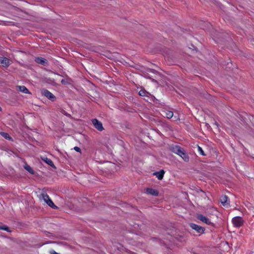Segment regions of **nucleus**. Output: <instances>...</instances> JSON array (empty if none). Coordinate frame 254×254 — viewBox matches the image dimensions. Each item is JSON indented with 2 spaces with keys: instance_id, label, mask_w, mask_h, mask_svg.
<instances>
[{
  "instance_id": "obj_1",
  "label": "nucleus",
  "mask_w": 254,
  "mask_h": 254,
  "mask_svg": "<svg viewBox=\"0 0 254 254\" xmlns=\"http://www.w3.org/2000/svg\"><path fill=\"white\" fill-rule=\"evenodd\" d=\"M170 150L174 153L179 155L185 162L189 161V156L184 152L183 149L178 145H173L170 147Z\"/></svg>"
},
{
  "instance_id": "obj_2",
  "label": "nucleus",
  "mask_w": 254,
  "mask_h": 254,
  "mask_svg": "<svg viewBox=\"0 0 254 254\" xmlns=\"http://www.w3.org/2000/svg\"><path fill=\"white\" fill-rule=\"evenodd\" d=\"M40 200L43 199L49 206L54 209H57L58 207L55 205L53 201L50 198L49 195L46 192H42L39 195Z\"/></svg>"
},
{
  "instance_id": "obj_3",
  "label": "nucleus",
  "mask_w": 254,
  "mask_h": 254,
  "mask_svg": "<svg viewBox=\"0 0 254 254\" xmlns=\"http://www.w3.org/2000/svg\"><path fill=\"white\" fill-rule=\"evenodd\" d=\"M232 223L235 227H240L243 225L244 220L242 217L237 216L232 219Z\"/></svg>"
},
{
  "instance_id": "obj_4",
  "label": "nucleus",
  "mask_w": 254,
  "mask_h": 254,
  "mask_svg": "<svg viewBox=\"0 0 254 254\" xmlns=\"http://www.w3.org/2000/svg\"><path fill=\"white\" fill-rule=\"evenodd\" d=\"M92 123L97 129L99 131H102L104 129L102 124L101 122L99 121L96 119H94L92 120Z\"/></svg>"
},
{
  "instance_id": "obj_5",
  "label": "nucleus",
  "mask_w": 254,
  "mask_h": 254,
  "mask_svg": "<svg viewBox=\"0 0 254 254\" xmlns=\"http://www.w3.org/2000/svg\"><path fill=\"white\" fill-rule=\"evenodd\" d=\"M190 227L193 230H195L197 233L202 234L204 231V229L194 223H190Z\"/></svg>"
},
{
  "instance_id": "obj_6",
  "label": "nucleus",
  "mask_w": 254,
  "mask_h": 254,
  "mask_svg": "<svg viewBox=\"0 0 254 254\" xmlns=\"http://www.w3.org/2000/svg\"><path fill=\"white\" fill-rule=\"evenodd\" d=\"M196 218L207 225H210L212 224L211 221L208 218L202 214H197Z\"/></svg>"
},
{
  "instance_id": "obj_7",
  "label": "nucleus",
  "mask_w": 254,
  "mask_h": 254,
  "mask_svg": "<svg viewBox=\"0 0 254 254\" xmlns=\"http://www.w3.org/2000/svg\"><path fill=\"white\" fill-rule=\"evenodd\" d=\"M42 94L52 101H54L56 98L55 96L51 92L46 89H43L42 91Z\"/></svg>"
},
{
  "instance_id": "obj_8",
  "label": "nucleus",
  "mask_w": 254,
  "mask_h": 254,
  "mask_svg": "<svg viewBox=\"0 0 254 254\" xmlns=\"http://www.w3.org/2000/svg\"><path fill=\"white\" fill-rule=\"evenodd\" d=\"M10 60L5 57H0V64L3 67H7L10 65Z\"/></svg>"
},
{
  "instance_id": "obj_9",
  "label": "nucleus",
  "mask_w": 254,
  "mask_h": 254,
  "mask_svg": "<svg viewBox=\"0 0 254 254\" xmlns=\"http://www.w3.org/2000/svg\"><path fill=\"white\" fill-rule=\"evenodd\" d=\"M41 159L52 167L56 168L53 161L50 159L48 158L46 156L41 157Z\"/></svg>"
},
{
  "instance_id": "obj_10",
  "label": "nucleus",
  "mask_w": 254,
  "mask_h": 254,
  "mask_svg": "<svg viewBox=\"0 0 254 254\" xmlns=\"http://www.w3.org/2000/svg\"><path fill=\"white\" fill-rule=\"evenodd\" d=\"M35 62L39 64L45 65L47 64L48 61L44 58L41 57H37L35 58Z\"/></svg>"
},
{
  "instance_id": "obj_11",
  "label": "nucleus",
  "mask_w": 254,
  "mask_h": 254,
  "mask_svg": "<svg viewBox=\"0 0 254 254\" xmlns=\"http://www.w3.org/2000/svg\"><path fill=\"white\" fill-rule=\"evenodd\" d=\"M146 192L153 196H157L158 195V191L152 188H147L146 189Z\"/></svg>"
},
{
  "instance_id": "obj_12",
  "label": "nucleus",
  "mask_w": 254,
  "mask_h": 254,
  "mask_svg": "<svg viewBox=\"0 0 254 254\" xmlns=\"http://www.w3.org/2000/svg\"><path fill=\"white\" fill-rule=\"evenodd\" d=\"M16 89L24 93L30 94L28 89L25 86H17L16 87Z\"/></svg>"
},
{
  "instance_id": "obj_13",
  "label": "nucleus",
  "mask_w": 254,
  "mask_h": 254,
  "mask_svg": "<svg viewBox=\"0 0 254 254\" xmlns=\"http://www.w3.org/2000/svg\"><path fill=\"white\" fill-rule=\"evenodd\" d=\"M164 173V171L163 170H161L159 172H155L154 175L156 176L158 180H161L163 178Z\"/></svg>"
},
{
  "instance_id": "obj_14",
  "label": "nucleus",
  "mask_w": 254,
  "mask_h": 254,
  "mask_svg": "<svg viewBox=\"0 0 254 254\" xmlns=\"http://www.w3.org/2000/svg\"><path fill=\"white\" fill-rule=\"evenodd\" d=\"M228 198V197L226 195H222L220 197V201L223 205L225 206L227 204H229V203L227 202Z\"/></svg>"
},
{
  "instance_id": "obj_15",
  "label": "nucleus",
  "mask_w": 254,
  "mask_h": 254,
  "mask_svg": "<svg viewBox=\"0 0 254 254\" xmlns=\"http://www.w3.org/2000/svg\"><path fill=\"white\" fill-rule=\"evenodd\" d=\"M24 169L27 170L29 173H30L31 174H34V171L33 170V169L31 168V167L28 165V164H25V165L24 166Z\"/></svg>"
},
{
  "instance_id": "obj_16",
  "label": "nucleus",
  "mask_w": 254,
  "mask_h": 254,
  "mask_svg": "<svg viewBox=\"0 0 254 254\" xmlns=\"http://www.w3.org/2000/svg\"><path fill=\"white\" fill-rule=\"evenodd\" d=\"M165 116L168 119H171L173 116V113L172 111H168L165 112Z\"/></svg>"
},
{
  "instance_id": "obj_17",
  "label": "nucleus",
  "mask_w": 254,
  "mask_h": 254,
  "mask_svg": "<svg viewBox=\"0 0 254 254\" xmlns=\"http://www.w3.org/2000/svg\"><path fill=\"white\" fill-rule=\"evenodd\" d=\"M0 134L5 138L10 139L11 138L9 136V134L7 133L1 132Z\"/></svg>"
},
{
  "instance_id": "obj_18",
  "label": "nucleus",
  "mask_w": 254,
  "mask_h": 254,
  "mask_svg": "<svg viewBox=\"0 0 254 254\" xmlns=\"http://www.w3.org/2000/svg\"><path fill=\"white\" fill-rule=\"evenodd\" d=\"M0 229L5 230L6 231H9V228L6 226L3 225V226H0Z\"/></svg>"
},
{
  "instance_id": "obj_19",
  "label": "nucleus",
  "mask_w": 254,
  "mask_h": 254,
  "mask_svg": "<svg viewBox=\"0 0 254 254\" xmlns=\"http://www.w3.org/2000/svg\"><path fill=\"white\" fill-rule=\"evenodd\" d=\"M197 147H198V150L199 152H200V153L202 155L205 156V154L204 151H203L202 149L200 146H199L198 145L197 146Z\"/></svg>"
},
{
  "instance_id": "obj_20",
  "label": "nucleus",
  "mask_w": 254,
  "mask_h": 254,
  "mask_svg": "<svg viewBox=\"0 0 254 254\" xmlns=\"http://www.w3.org/2000/svg\"><path fill=\"white\" fill-rule=\"evenodd\" d=\"M138 94L140 95V96H144L146 94V92L144 90H141L139 91L138 92Z\"/></svg>"
},
{
  "instance_id": "obj_21",
  "label": "nucleus",
  "mask_w": 254,
  "mask_h": 254,
  "mask_svg": "<svg viewBox=\"0 0 254 254\" xmlns=\"http://www.w3.org/2000/svg\"><path fill=\"white\" fill-rule=\"evenodd\" d=\"M74 150L78 152H79L81 153V149L79 147H77V146H75L74 148H73Z\"/></svg>"
},
{
  "instance_id": "obj_22",
  "label": "nucleus",
  "mask_w": 254,
  "mask_h": 254,
  "mask_svg": "<svg viewBox=\"0 0 254 254\" xmlns=\"http://www.w3.org/2000/svg\"><path fill=\"white\" fill-rule=\"evenodd\" d=\"M61 82L63 84H67L69 83L66 79H62Z\"/></svg>"
},
{
  "instance_id": "obj_23",
  "label": "nucleus",
  "mask_w": 254,
  "mask_h": 254,
  "mask_svg": "<svg viewBox=\"0 0 254 254\" xmlns=\"http://www.w3.org/2000/svg\"><path fill=\"white\" fill-rule=\"evenodd\" d=\"M50 254H59V253H57L56 252L54 251V250H52L50 252Z\"/></svg>"
},
{
  "instance_id": "obj_24",
  "label": "nucleus",
  "mask_w": 254,
  "mask_h": 254,
  "mask_svg": "<svg viewBox=\"0 0 254 254\" xmlns=\"http://www.w3.org/2000/svg\"><path fill=\"white\" fill-rule=\"evenodd\" d=\"M202 194L201 195V196L204 197L205 196V193L204 191H201Z\"/></svg>"
},
{
  "instance_id": "obj_25",
  "label": "nucleus",
  "mask_w": 254,
  "mask_h": 254,
  "mask_svg": "<svg viewBox=\"0 0 254 254\" xmlns=\"http://www.w3.org/2000/svg\"><path fill=\"white\" fill-rule=\"evenodd\" d=\"M93 205V203L92 202H89V205L92 206Z\"/></svg>"
},
{
  "instance_id": "obj_26",
  "label": "nucleus",
  "mask_w": 254,
  "mask_h": 254,
  "mask_svg": "<svg viewBox=\"0 0 254 254\" xmlns=\"http://www.w3.org/2000/svg\"><path fill=\"white\" fill-rule=\"evenodd\" d=\"M215 125L217 127H218V123H217V122H215Z\"/></svg>"
},
{
  "instance_id": "obj_27",
  "label": "nucleus",
  "mask_w": 254,
  "mask_h": 254,
  "mask_svg": "<svg viewBox=\"0 0 254 254\" xmlns=\"http://www.w3.org/2000/svg\"><path fill=\"white\" fill-rule=\"evenodd\" d=\"M152 81H153V82H157V81H156V80H154V79H152Z\"/></svg>"
},
{
  "instance_id": "obj_28",
  "label": "nucleus",
  "mask_w": 254,
  "mask_h": 254,
  "mask_svg": "<svg viewBox=\"0 0 254 254\" xmlns=\"http://www.w3.org/2000/svg\"><path fill=\"white\" fill-rule=\"evenodd\" d=\"M1 110V108L0 107V111Z\"/></svg>"
}]
</instances>
